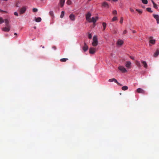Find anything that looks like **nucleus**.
Masks as SVG:
<instances>
[{
	"label": "nucleus",
	"mask_w": 159,
	"mask_h": 159,
	"mask_svg": "<svg viewBox=\"0 0 159 159\" xmlns=\"http://www.w3.org/2000/svg\"><path fill=\"white\" fill-rule=\"evenodd\" d=\"M93 41L92 43V45L94 47L97 46L98 43L97 37V36H94L93 38Z\"/></svg>",
	"instance_id": "f257e3e1"
},
{
	"label": "nucleus",
	"mask_w": 159,
	"mask_h": 159,
	"mask_svg": "<svg viewBox=\"0 0 159 159\" xmlns=\"http://www.w3.org/2000/svg\"><path fill=\"white\" fill-rule=\"evenodd\" d=\"M118 69L120 71L123 73H125L127 71L126 69L122 66H119L118 67Z\"/></svg>",
	"instance_id": "f03ea898"
},
{
	"label": "nucleus",
	"mask_w": 159,
	"mask_h": 159,
	"mask_svg": "<svg viewBox=\"0 0 159 159\" xmlns=\"http://www.w3.org/2000/svg\"><path fill=\"white\" fill-rule=\"evenodd\" d=\"M108 81L109 82H114L115 83H116L118 85L120 86H122V84H120L117 81V80L115 78H112V79H110Z\"/></svg>",
	"instance_id": "7ed1b4c3"
},
{
	"label": "nucleus",
	"mask_w": 159,
	"mask_h": 159,
	"mask_svg": "<svg viewBox=\"0 0 159 159\" xmlns=\"http://www.w3.org/2000/svg\"><path fill=\"white\" fill-rule=\"evenodd\" d=\"M98 16H96L95 17H93L91 19L89 20V22L91 23L93 22L94 24L97 20H98Z\"/></svg>",
	"instance_id": "20e7f679"
},
{
	"label": "nucleus",
	"mask_w": 159,
	"mask_h": 159,
	"mask_svg": "<svg viewBox=\"0 0 159 159\" xmlns=\"http://www.w3.org/2000/svg\"><path fill=\"white\" fill-rule=\"evenodd\" d=\"M26 6H24L22 7L20 10V14H22L24 13L26 11Z\"/></svg>",
	"instance_id": "39448f33"
},
{
	"label": "nucleus",
	"mask_w": 159,
	"mask_h": 159,
	"mask_svg": "<svg viewBox=\"0 0 159 159\" xmlns=\"http://www.w3.org/2000/svg\"><path fill=\"white\" fill-rule=\"evenodd\" d=\"M131 63L130 61H127L125 63V67L128 69L131 68Z\"/></svg>",
	"instance_id": "423d86ee"
},
{
	"label": "nucleus",
	"mask_w": 159,
	"mask_h": 159,
	"mask_svg": "<svg viewBox=\"0 0 159 159\" xmlns=\"http://www.w3.org/2000/svg\"><path fill=\"white\" fill-rule=\"evenodd\" d=\"M96 50L95 48L91 47L89 49V53L91 54H94L96 52Z\"/></svg>",
	"instance_id": "0eeeda50"
},
{
	"label": "nucleus",
	"mask_w": 159,
	"mask_h": 159,
	"mask_svg": "<svg viewBox=\"0 0 159 159\" xmlns=\"http://www.w3.org/2000/svg\"><path fill=\"white\" fill-rule=\"evenodd\" d=\"M91 13L90 12H89L86 15V20L88 21L90 19V17L91 16Z\"/></svg>",
	"instance_id": "6e6552de"
},
{
	"label": "nucleus",
	"mask_w": 159,
	"mask_h": 159,
	"mask_svg": "<svg viewBox=\"0 0 159 159\" xmlns=\"http://www.w3.org/2000/svg\"><path fill=\"white\" fill-rule=\"evenodd\" d=\"M10 26H6L5 27L3 28L2 29V30L5 32H8L10 30Z\"/></svg>",
	"instance_id": "1a4fd4ad"
},
{
	"label": "nucleus",
	"mask_w": 159,
	"mask_h": 159,
	"mask_svg": "<svg viewBox=\"0 0 159 159\" xmlns=\"http://www.w3.org/2000/svg\"><path fill=\"white\" fill-rule=\"evenodd\" d=\"M137 92L139 93H141L142 94H144L145 93V92L142 89L139 88L137 89Z\"/></svg>",
	"instance_id": "9d476101"
},
{
	"label": "nucleus",
	"mask_w": 159,
	"mask_h": 159,
	"mask_svg": "<svg viewBox=\"0 0 159 159\" xmlns=\"http://www.w3.org/2000/svg\"><path fill=\"white\" fill-rule=\"evenodd\" d=\"M102 6L107 8H109V7L108 3L106 2H104L102 3Z\"/></svg>",
	"instance_id": "9b49d317"
},
{
	"label": "nucleus",
	"mask_w": 159,
	"mask_h": 159,
	"mask_svg": "<svg viewBox=\"0 0 159 159\" xmlns=\"http://www.w3.org/2000/svg\"><path fill=\"white\" fill-rule=\"evenodd\" d=\"M88 49V47L86 43H84V46L83 47V50L84 51H86Z\"/></svg>",
	"instance_id": "f8f14e48"
},
{
	"label": "nucleus",
	"mask_w": 159,
	"mask_h": 159,
	"mask_svg": "<svg viewBox=\"0 0 159 159\" xmlns=\"http://www.w3.org/2000/svg\"><path fill=\"white\" fill-rule=\"evenodd\" d=\"M69 17L70 20L72 21H74L75 20V15H74L73 14H71L69 16Z\"/></svg>",
	"instance_id": "ddd939ff"
},
{
	"label": "nucleus",
	"mask_w": 159,
	"mask_h": 159,
	"mask_svg": "<svg viewBox=\"0 0 159 159\" xmlns=\"http://www.w3.org/2000/svg\"><path fill=\"white\" fill-rule=\"evenodd\" d=\"M154 17L156 19L157 24H159V16L158 15H153Z\"/></svg>",
	"instance_id": "4468645a"
},
{
	"label": "nucleus",
	"mask_w": 159,
	"mask_h": 159,
	"mask_svg": "<svg viewBox=\"0 0 159 159\" xmlns=\"http://www.w3.org/2000/svg\"><path fill=\"white\" fill-rule=\"evenodd\" d=\"M123 43V41L120 39L118 40L116 43V44L118 46H121Z\"/></svg>",
	"instance_id": "2eb2a0df"
},
{
	"label": "nucleus",
	"mask_w": 159,
	"mask_h": 159,
	"mask_svg": "<svg viewBox=\"0 0 159 159\" xmlns=\"http://www.w3.org/2000/svg\"><path fill=\"white\" fill-rule=\"evenodd\" d=\"M141 62L143 64V66L144 68H147L148 65H147V64L146 62L145 61H141Z\"/></svg>",
	"instance_id": "dca6fc26"
},
{
	"label": "nucleus",
	"mask_w": 159,
	"mask_h": 159,
	"mask_svg": "<svg viewBox=\"0 0 159 159\" xmlns=\"http://www.w3.org/2000/svg\"><path fill=\"white\" fill-rule=\"evenodd\" d=\"M152 39V37H150V40H149V42L150 43H151L154 44L155 43V40L154 39Z\"/></svg>",
	"instance_id": "f3484780"
},
{
	"label": "nucleus",
	"mask_w": 159,
	"mask_h": 159,
	"mask_svg": "<svg viewBox=\"0 0 159 159\" xmlns=\"http://www.w3.org/2000/svg\"><path fill=\"white\" fill-rule=\"evenodd\" d=\"M6 26H10L9 24V21L7 19H5L4 20Z\"/></svg>",
	"instance_id": "a211bd4d"
},
{
	"label": "nucleus",
	"mask_w": 159,
	"mask_h": 159,
	"mask_svg": "<svg viewBox=\"0 0 159 159\" xmlns=\"http://www.w3.org/2000/svg\"><path fill=\"white\" fill-rule=\"evenodd\" d=\"M159 54V50L158 49H157L156 52L154 54L153 56L155 57H157Z\"/></svg>",
	"instance_id": "6ab92c4d"
},
{
	"label": "nucleus",
	"mask_w": 159,
	"mask_h": 159,
	"mask_svg": "<svg viewBox=\"0 0 159 159\" xmlns=\"http://www.w3.org/2000/svg\"><path fill=\"white\" fill-rule=\"evenodd\" d=\"M65 2V0H60V4L61 7L63 6Z\"/></svg>",
	"instance_id": "aec40b11"
},
{
	"label": "nucleus",
	"mask_w": 159,
	"mask_h": 159,
	"mask_svg": "<svg viewBox=\"0 0 159 159\" xmlns=\"http://www.w3.org/2000/svg\"><path fill=\"white\" fill-rule=\"evenodd\" d=\"M41 18L40 17L35 18V20L37 22H40L41 20Z\"/></svg>",
	"instance_id": "412c9836"
},
{
	"label": "nucleus",
	"mask_w": 159,
	"mask_h": 159,
	"mask_svg": "<svg viewBox=\"0 0 159 159\" xmlns=\"http://www.w3.org/2000/svg\"><path fill=\"white\" fill-rule=\"evenodd\" d=\"M151 1L153 4L154 8L156 9H157L158 7L157 5L152 0Z\"/></svg>",
	"instance_id": "4be33fe9"
},
{
	"label": "nucleus",
	"mask_w": 159,
	"mask_h": 159,
	"mask_svg": "<svg viewBox=\"0 0 159 159\" xmlns=\"http://www.w3.org/2000/svg\"><path fill=\"white\" fill-rule=\"evenodd\" d=\"M135 64L138 67H140L141 66V65L139 61H135Z\"/></svg>",
	"instance_id": "5701e85b"
},
{
	"label": "nucleus",
	"mask_w": 159,
	"mask_h": 159,
	"mask_svg": "<svg viewBox=\"0 0 159 159\" xmlns=\"http://www.w3.org/2000/svg\"><path fill=\"white\" fill-rule=\"evenodd\" d=\"M121 89L123 90H126L128 89V87L127 86H124L122 87Z\"/></svg>",
	"instance_id": "b1692460"
},
{
	"label": "nucleus",
	"mask_w": 159,
	"mask_h": 159,
	"mask_svg": "<svg viewBox=\"0 0 159 159\" xmlns=\"http://www.w3.org/2000/svg\"><path fill=\"white\" fill-rule=\"evenodd\" d=\"M67 60H68V58H61L60 60V61L61 62H65Z\"/></svg>",
	"instance_id": "393cba45"
},
{
	"label": "nucleus",
	"mask_w": 159,
	"mask_h": 159,
	"mask_svg": "<svg viewBox=\"0 0 159 159\" xmlns=\"http://www.w3.org/2000/svg\"><path fill=\"white\" fill-rule=\"evenodd\" d=\"M102 25L103 27V30H105L106 27V24L105 22H103L102 23Z\"/></svg>",
	"instance_id": "a878e982"
},
{
	"label": "nucleus",
	"mask_w": 159,
	"mask_h": 159,
	"mask_svg": "<svg viewBox=\"0 0 159 159\" xmlns=\"http://www.w3.org/2000/svg\"><path fill=\"white\" fill-rule=\"evenodd\" d=\"M64 13H65V12L64 11H62L61 12V15L60 16V17L61 18H62L64 16Z\"/></svg>",
	"instance_id": "bb28decb"
},
{
	"label": "nucleus",
	"mask_w": 159,
	"mask_h": 159,
	"mask_svg": "<svg viewBox=\"0 0 159 159\" xmlns=\"http://www.w3.org/2000/svg\"><path fill=\"white\" fill-rule=\"evenodd\" d=\"M117 20V18L116 16H114L113 17V18L112 19V21H114L116 20Z\"/></svg>",
	"instance_id": "cd10ccee"
},
{
	"label": "nucleus",
	"mask_w": 159,
	"mask_h": 159,
	"mask_svg": "<svg viewBox=\"0 0 159 159\" xmlns=\"http://www.w3.org/2000/svg\"><path fill=\"white\" fill-rule=\"evenodd\" d=\"M4 20L2 17H0V24L3 23Z\"/></svg>",
	"instance_id": "c85d7f7f"
},
{
	"label": "nucleus",
	"mask_w": 159,
	"mask_h": 159,
	"mask_svg": "<svg viewBox=\"0 0 159 159\" xmlns=\"http://www.w3.org/2000/svg\"><path fill=\"white\" fill-rule=\"evenodd\" d=\"M146 9L149 12H152V11L151 10V8H147Z\"/></svg>",
	"instance_id": "c756f323"
},
{
	"label": "nucleus",
	"mask_w": 159,
	"mask_h": 159,
	"mask_svg": "<svg viewBox=\"0 0 159 159\" xmlns=\"http://www.w3.org/2000/svg\"><path fill=\"white\" fill-rule=\"evenodd\" d=\"M49 14L51 16H53V13L52 11H50L49 12Z\"/></svg>",
	"instance_id": "7c9ffc66"
},
{
	"label": "nucleus",
	"mask_w": 159,
	"mask_h": 159,
	"mask_svg": "<svg viewBox=\"0 0 159 159\" xmlns=\"http://www.w3.org/2000/svg\"><path fill=\"white\" fill-rule=\"evenodd\" d=\"M71 3V2L70 0H68L67 2V3L68 5H70Z\"/></svg>",
	"instance_id": "2f4dec72"
},
{
	"label": "nucleus",
	"mask_w": 159,
	"mask_h": 159,
	"mask_svg": "<svg viewBox=\"0 0 159 159\" xmlns=\"http://www.w3.org/2000/svg\"><path fill=\"white\" fill-rule=\"evenodd\" d=\"M123 18L122 17H121L120 21V23L121 24H122L123 22Z\"/></svg>",
	"instance_id": "473e14b6"
},
{
	"label": "nucleus",
	"mask_w": 159,
	"mask_h": 159,
	"mask_svg": "<svg viewBox=\"0 0 159 159\" xmlns=\"http://www.w3.org/2000/svg\"><path fill=\"white\" fill-rule=\"evenodd\" d=\"M112 13L114 15L117 14V12L116 10H114L112 12Z\"/></svg>",
	"instance_id": "72a5a7b5"
},
{
	"label": "nucleus",
	"mask_w": 159,
	"mask_h": 159,
	"mask_svg": "<svg viewBox=\"0 0 159 159\" xmlns=\"http://www.w3.org/2000/svg\"><path fill=\"white\" fill-rule=\"evenodd\" d=\"M136 11H137L140 14H141L142 13V11H140V10H139L138 9H136Z\"/></svg>",
	"instance_id": "f704fd0d"
},
{
	"label": "nucleus",
	"mask_w": 159,
	"mask_h": 159,
	"mask_svg": "<svg viewBox=\"0 0 159 159\" xmlns=\"http://www.w3.org/2000/svg\"><path fill=\"white\" fill-rule=\"evenodd\" d=\"M33 11L34 12H36L38 11V9L36 8H34L33 9Z\"/></svg>",
	"instance_id": "c9c22d12"
},
{
	"label": "nucleus",
	"mask_w": 159,
	"mask_h": 159,
	"mask_svg": "<svg viewBox=\"0 0 159 159\" xmlns=\"http://www.w3.org/2000/svg\"><path fill=\"white\" fill-rule=\"evenodd\" d=\"M88 37L90 39H91L92 38V36L91 34H89Z\"/></svg>",
	"instance_id": "e433bc0d"
},
{
	"label": "nucleus",
	"mask_w": 159,
	"mask_h": 159,
	"mask_svg": "<svg viewBox=\"0 0 159 159\" xmlns=\"http://www.w3.org/2000/svg\"><path fill=\"white\" fill-rule=\"evenodd\" d=\"M14 15L15 16H18V13L17 12H14Z\"/></svg>",
	"instance_id": "4c0bfd02"
},
{
	"label": "nucleus",
	"mask_w": 159,
	"mask_h": 159,
	"mask_svg": "<svg viewBox=\"0 0 159 159\" xmlns=\"http://www.w3.org/2000/svg\"><path fill=\"white\" fill-rule=\"evenodd\" d=\"M113 33L114 34H116V30H114L113 31Z\"/></svg>",
	"instance_id": "58836bf2"
},
{
	"label": "nucleus",
	"mask_w": 159,
	"mask_h": 159,
	"mask_svg": "<svg viewBox=\"0 0 159 159\" xmlns=\"http://www.w3.org/2000/svg\"><path fill=\"white\" fill-rule=\"evenodd\" d=\"M127 33V31L126 30H125L123 32V34H125Z\"/></svg>",
	"instance_id": "ea45409f"
},
{
	"label": "nucleus",
	"mask_w": 159,
	"mask_h": 159,
	"mask_svg": "<svg viewBox=\"0 0 159 159\" xmlns=\"http://www.w3.org/2000/svg\"><path fill=\"white\" fill-rule=\"evenodd\" d=\"M130 11L132 12H133L134 11V10L131 8H130Z\"/></svg>",
	"instance_id": "a19ab883"
},
{
	"label": "nucleus",
	"mask_w": 159,
	"mask_h": 159,
	"mask_svg": "<svg viewBox=\"0 0 159 159\" xmlns=\"http://www.w3.org/2000/svg\"><path fill=\"white\" fill-rule=\"evenodd\" d=\"M130 58L132 59H133V60H134V57H132V56H130Z\"/></svg>",
	"instance_id": "79ce46f5"
},
{
	"label": "nucleus",
	"mask_w": 159,
	"mask_h": 159,
	"mask_svg": "<svg viewBox=\"0 0 159 159\" xmlns=\"http://www.w3.org/2000/svg\"><path fill=\"white\" fill-rule=\"evenodd\" d=\"M0 11L1 12H6L5 11H3L2 10H0Z\"/></svg>",
	"instance_id": "37998d69"
},
{
	"label": "nucleus",
	"mask_w": 159,
	"mask_h": 159,
	"mask_svg": "<svg viewBox=\"0 0 159 159\" xmlns=\"http://www.w3.org/2000/svg\"><path fill=\"white\" fill-rule=\"evenodd\" d=\"M53 48H54L55 50H56V48L55 46L53 47Z\"/></svg>",
	"instance_id": "c03bdc74"
},
{
	"label": "nucleus",
	"mask_w": 159,
	"mask_h": 159,
	"mask_svg": "<svg viewBox=\"0 0 159 159\" xmlns=\"http://www.w3.org/2000/svg\"><path fill=\"white\" fill-rule=\"evenodd\" d=\"M132 32H133V33H136V31L135 30H133L132 31Z\"/></svg>",
	"instance_id": "a18cd8bd"
},
{
	"label": "nucleus",
	"mask_w": 159,
	"mask_h": 159,
	"mask_svg": "<svg viewBox=\"0 0 159 159\" xmlns=\"http://www.w3.org/2000/svg\"><path fill=\"white\" fill-rule=\"evenodd\" d=\"M114 2H116L118 1V0H112Z\"/></svg>",
	"instance_id": "49530a36"
},
{
	"label": "nucleus",
	"mask_w": 159,
	"mask_h": 159,
	"mask_svg": "<svg viewBox=\"0 0 159 159\" xmlns=\"http://www.w3.org/2000/svg\"><path fill=\"white\" fill-rule=\"evenodd\" d=\"M14 34L15 35H17V34L16 33H15Z\"/></svg>",
	"instance_id": "de8ad7c7"
},
{
	"label": "nucleus",
	"mask_w": 159,
	"mask_h": 159,
	"mask_svg": "<svg viewBox=\"0 0 159 159\" xmlns=\"http://www.w3.org/2000/svg\"><path fill=\"white\" fill-rule=\"evenodd\" d=\"M41 47H42V48H44V46H42V45L41 46Z\"/></svg>",
	"instance_id": "09e8293b"
},
{
	"label": "nucleus",
	"mask_w": 159,
	"mask_h": 159,
	"mask_svg": "<svg viewBox=\"0 0 159 159\" xmlns=\"http://www.w3.org/2000/svg\"><path fill=\"white\" fill-rule=\"evenodd\" d=\"M36 26H34V29H36Z\"/></svg>",
	"instance_id": "8fccbe9b"
},
{
	"label": "nucleus",
	"mask_w": 159,
	"mask_h": 159,
	"mask_svg": "<svg viewBox=\"0 0 159 159\" xmlns=\"http://www.w3.org/2000/svg\"><path fill=\"white\" fill-rule=\"evenodd\" d=\"M91 0H89V1H91Z\"/></svg>",
	"instance_id": "3c124183"
}]
</instances>
